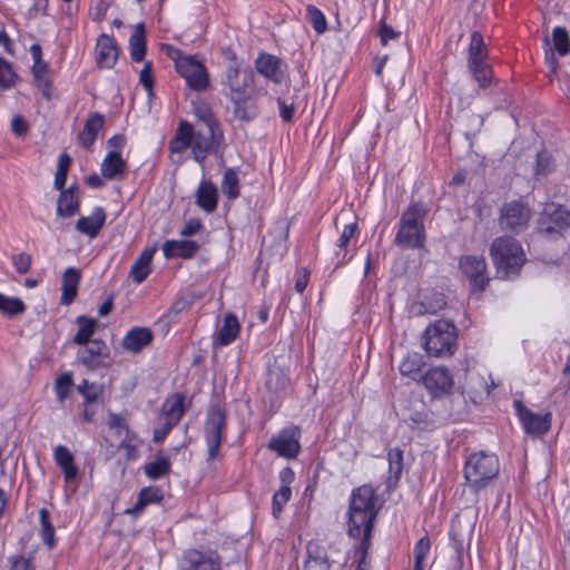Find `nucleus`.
<instances>
[{
  "label": "nucleus",
  "mask_w": 570,
  "mask_h": 570,
  "mask_svg": "<svg viewBox=\"0 0 570 570\" xmlns=\"http://www.w3.org/2000/svg\"><path fill=\"white\" fill-rule=\"evenodd\" d=\"M515 407L522 425L528 434L540 436L548 432L551 425V414H539L524 407L521 402H515Z\"/></svg>",
  "instance_id": "obj_16"
},
{
  "label": "nucleus",
  "mask_w": 570,
  "mask_h": 570,
  "mask_svg": "<svg viewBox=\"0 0 570 570\" xmlns=\"http://www.w3.org/2000/svg\"><path fill=\"white\" fill-rule=\"evenodd\" d=\"M387 461L391 478L397 481L403 471V452L397 448L391 449L387 453Z\"/></svg>",
  "instance_id": "obj_46"
},
{
  "label": "nucleus",
  "mask_w": 570,
  "mask_h": 570,
  "mask_svg": "<svg viewBox=\"0 0 570 570\" xmlns=\"http://www.w3.org/2000/svg\"><path fill=\"white\" fill-rule=\"evenodd\" d=\"M139 505H148L150 503L160 502L163 493L160 489L156 487H147L140 490L138 494Z\"/></svg>",
  "instance_id": "obj_51"
},
{
  "label": "nucleus",
  "mask_w": 570,
  "mask_h": 570,
  "mask_svg": "<svg viewBox=\"0 0 570 570\" xmlns=\"http://www.w3.org/2000/svg\"><path fill=\"white\" fill-rule=\"evenodd\" d=\"M396 37H399V33L395 32L392 27L382 23L380 28V38L382 45L385 46L389 42V40L395 39Z\"/></svg>",
  "instance_id": "obj_62"
},
{
  "label": "nucleus",
  "mask_w": 570,
  "mask_h": 570,
  "mask_svg": "<svg viewBox=\"0 0 570 570\" xmlns=\"http://www.w3.org/2000/svg\"><path fill=\"white\" fill-rule=\"evenodd\" d=\"M500 463L494 453L479 451L469 455L464 463V479L470 491L479 493L499 474Z\"/></svg>",
  "instance_id": "obj_3"
},
{
  "label": "nucleus",
  "mask_w": 570,
  "mask_h": 570,
  "mask_svg": "<svg viewBox=\"0 0 570 570\" xmlns=\"http://www.w3.org/2000/svg\"><path fill=\"white\" fill-rule=\"evenodd\" d=\"M553 168V160L552 157L548 153H539L537 155V167H535V174L537 175H547L550 173Z\"/></svg>",
  "instance_id": "obj_54"
},
{
  "label": "nucleus",
  "mask_w": 570,
  "mask_h": 570,
  "mask_svg": "<svg viewBox=\"0 0 570 570\" xmlns=\"http://www.w3.org/2000/svg\"><path fill=\"white\" fill-rule=\"evenodd\" d=\"M155 248H145L134 262L129 276L137 284L142 283L150 274V264L155 254Z\"/></svg>",
  "instance_id": "obj_29"
},
{
  "label": "nucleus",
  "mask_w": 570,
  "mask_h": 570,
  "mask_svg": "<svg viewBox=\"0 0 570 570\" xmlns=\"http://www.w3.org/2000/svg\"><path fill=\"white\" fill-rule=\"evenodd\" d=\"M292 498V489L291 487H281L273 495L272 499V514L274 518L278 519L285 504Z\"/></svg>",
  "instance_id": "obj_44"
},
{
  "label": "nucleus",
  "mask_w": 570,
  "mask_h": 570,
  "mask_svg": "<svg viewBox=\"0 0 570 570\" xmlns=\"http://www.w3.org/2000/svg\"><path fill=\"white\" fill-rule=\"evenodd\" d=\"M377 511V497L371 485L364 484L352 492L348 508V534L353 538H362L358 547L354 548L355 570H370L368 550Z\"/></svg>",
  "instance_id": "obj_1"
},
{
  "label": "nucleus",
  "mask_w": 570,
  "mask_h": 570,
  "mask_svg": "<svg viewBox=\"0 0 570 570\" xmlns=\"http://www.w3.org/2000/svg\"><path fill=\"white\" fill-rule=\"evenodd\" d=\"M106 222V213L102 207H95L89 216L80 217L76 223V229L95 238L104 227Z\"/></svg>",
  "instance_id": "obj_19"
},
{
  "label": "nucleus",
  "mask_w": 570,
  "mask_h": 570,
  "mask_svg": "<svg viewBox=\"0 0 570 570\" xmlns=\"http://www.w3.org/2000/svg\"><path fill=\"white\" fill-rule=\"evenodd\" d=\"M77 353V361L88 370L106 367L109 360V348L101 340H92L81 345Z\"/></svg>",
  "instance_id": "obj_13"
},
{
  "label": "nucleus",
  "mask_w": 570,
  "mask_h": 570,
  "mask_svg": "<svg viewBox=\"0 0 570 570\" xmlns=\"http://www.w3.org/2000/svg\"><path fill=\"white\" fill-rule=\"evenodd\" d=\"M490 256L501 278H510L518 275L525 262L521 244L509 236L498 237L492 242Z\"/></svg>",
  "instance_id": "obj_2"
},
{
  "label": "nucleus",
  "mask_w": 570,
  "mask_h": 570,
  "mask_svg": "<svg viewBox=\"0 0 570 570\" xmlns=\"http://www.w3.org/2000/svg\"><path fill=\"white\" fill-rule=\"evenodd\" d=\"M139 81L142 85V87L147 90L148 96L151 97L154 94V76L151 62L148 61L144 65V68L140 70L139 73Z\"/></svg>",
  "instance_id": "obj_53"
},
{
  "label": "nucleus",
  "mask_w": 570,
  "mask_h": 570,
  "mask_svg": "<svg viewBox=\"0 0 570 570\" xmlns=\"http://www.w3.org/2000/svg\"><path fill=\"white\" fill-rule=\"evenodd\" d=\"M80 282V272L75 267H68L62 276L61 304L69 305L76 297Z\"/></svg>",
  "instance_id": "obj_32"
},
{
  "label": "nucleus",
  "mask_w": 570,
  "mask_h": 570,
  "mask_svg": "<svg viewBox=\"0 0 570 570\" xmlns=\"http://www.w3.org/2000/svg\"><path fill=\"white\" fill-rule=\"evenodd\" d=\"M10 570H32L30 559L22 556H14L9 559Z\"/></svg>",
  "instance_id": "obj_60"
},
{
  "label": "nucleus",
  "mask_w": 570,
  "mask_h": 570,
  "mask_svg": "<svg viewBox=\"0 0 570 570\" xmlns=\"http://www.w3.org/2000/svg\"><path fill=\"white\" fill-rule=\"evenodd\" d=\"M254 72L237 61L230 62L224 71L222 85L227 98L252 92Z\"/></svg>",
  "instance_id": "obj_7"
},
{
  "label": "nucleus",
  "mask_w": 570,
  "mask_h": 570,
  "mask_svg": "<svg viewBox=\"0 0 570 570\" xmlns=\"http://www.w3.org/2000/svg\"><path fill=\"white\" fill-rule=\"evenodd\" d=\"M80 198L76 187L70 186L69 188L61 190L58 204L57 215L61 217H71L79 212Z\"/></svg>",
  "instance_id": "obj_26"
},
{
  "label": "nucleus",
  "mask_w": 570,
  "mask_h": 570,
  "mask_svg": "<svg viewBox=\"0 0 570 570\" xmlns=\"http://www.w3.org/2000/svg\"><path fill=\"white\" fill-rule=\"evenodd\" d=\"M77 324L79 326L72 342L76 345H85L91 342V336L95 333L96 321L94 318H89L87 316H78Z\"/></svg>",
  "instance_id": "obj_38"
},
{
  "label": "nucleus",
  "mask_w": 570,
  "mask_h": 570,
  "mask_svg": "<svg viewBox=\"0 0 570 570\" xmlns=\"http://www.w3.org/2000/svg\"><path fill=\"white\" fill-rule=\"evenodd\" d=\"M424 365L423 357L416 352L407 353L400 363L399 370L403 376L415 379Z\"/></svg>",
  "instance_id": "obj_39"
},
{
  "label": "nucleus",
  "mask_w": 570,
  "mask_h": 570,
  "mask_svg": "<svg viewBox=\"0 0 570 570\" xmlns=\"http://www.w3.org/2000/svg\"><path fill=\"white\" fill-rule=\"evenodd\" d=\"M218 191L214 183L202 180L196 191V204L206 213H213L217 208Z\"/></svg>",
  "instance_id": "obj_23"
},
{
  "label": "nucleus",
  "mask_w": 570,
  "mask_h": 570,
  "mask_svg": "<svg viewBox=\"0 0 570 570\" xmlns=\"http://www.w3.org/2000/svg\"><path fill=\"white\" fill-rule=\"evenodd\" d=\"M204 228L202 222L197 218H190L183 225L179 230V235L183 237H189L198 234Z\"/></svg>",
  "instance_id": "obj_57"
},
{
  "label": "nucleus",
  "mask_w": 570,
  "mask_h": 570,
  "mask_svg": "<svg viewBox=\"0 0 570 570\" xmlns=\"http://www.w3.org/2000/svg\"><path fill=\"white\" fill-rule=\"evenodd\" d=\"M176 425L177 424H171V421L159 416V424L154 430V441L156 443L161 442Z\"/></svg>",
  "instance_id": "obj_56"
},
{
  "label": "nucleus",
  "mask_w": 570,
  "mask_h": 570,
  "mask_svg": "<svg viewBox=\"0 0 570 570\" xmlns=\"http://www.w3.org/2000/svg\"><path fill=\"white\" fill-rule=\"evenodd\" d=\"M423 385L434 395L449 393L453 386V379L444 366L430 368L422 376Z\"/></svg>",
  "instance_id": "obj_17"
},
{
  "label": "nucleus",
  "mask_w": 570,
  "mask_h": 570,
  "mask_svg": "<svg viewBox=\"0 0 570 570\" xmlns=\"http://www.w3.org/2000/svg\"><path fill=\"white\" fill-rule=\"evenodd\" d=\"M11 262L17 273L26 274L31 266V256L26 253H19L12 256Z\"/></svg>",
  "instance_id": "obj_55"
},
{
  "label": "nucleus",
  "mask_w": 570,
  "mask_h": 570,
  "mask_svg": "<svg viewBox=\"0 0 570 570\" xmlns=\"http://www.w3.org/2000/svg\"><path fill=\"white\" fill-rule=\"evenodd\" d=\"M39 520H40V537L42 542L49 547H55V528L50 521V514L49 511L45 508H42L39 511Z\"/></svg>",
  "instance_id": "obj_43"
},
{
  "label": "nucleus",
  "mask_w": 570,
  "mask_h": 570,
  "mask_svg": "<svg viewBox=\"0 0 570 570\" xmlns=\"http://www.w3.org/2000/svg\"><path fill=\"white\" fill-rule=\"evenodd\" d=\"M278 479L281 482V487H291L292 482L295 479V473L289 466H286L279 471Z\"/></svg>",
  "instance_id": "obj_61"
},
{
  "label": "nucleus",
  "mask_w": 570,
  "mask_h": 570,
  "mask_svg": "<svg viewBox=\"0 0 570 570\" xmlns=\"http://www.w3.org/2000/svg\"><path fill=\"white\" fill-rule=\"evenodd\" d=\"M53 459L62 470L66 482H72L78 476V468L73 463V455L65 445H57L53 450Z\"/></svg>",
  "instance_id": "obj_25"
},
{
  "label": "nucleus",
  "mask_w": 570,
  "mask_h": 570,
  "mask_svg": "<svg viewBox=\"0 0 570 570\" xmlns=\"http://www.w3.org/2000/svg\"><path fill=\"white\" fill-rule=\"evenodd\" d=\"M168 56L175 61L176 70L195 91H204L209 85L208 72L203 63L190 56H185L174 47L167 48Z\"/></svg>",
  "instance_id": "obj_6"
},
{
  "label": "nucleus",
  "mask_w": 570,
  "mask_h": 570,
  "mask_svg": "<svg viewBox=\"0 0 570 570\" xmlns=\"http://www.w3.org/2000/svg\"><path fill=\"white\" fill-rule=\"evenodd\" d=\"M430 540L428 537L421 538L414 547V568L413 570H423V563L430 552Z\"/></svg>",
  "instance_id": "obj_50"
},
{
  "label": "nucleus",
  "mask_w": 570,
  "mask_h": 570,
  "mask_svg": "<svg viewBox=\"0 0 570 570\" xmlns=\"http://www.w3.org/2000/svg\"><path fill=\"white\" fill-rule=\"evenodd\" d=\"M101 393L102 390L100 386L96 384H90V387L82 394L85 403H92L97 401Z\"/></svg>",
  "instance_id": "obj_63"
},
{
  "label": "nucleus",
  "mask_w": 570,
  "mask_h": 570,
  "mask_svg": "<svg viewBox=\"0 0 570 570\" xmlns=\"http://www.w3.org/2000/svg\"><path fill=\"white\" fill-rule=\"evenodd\" d=\"M72 385L73 381L70 373H63L56 379L55 393L60 403H62L69 396Z\"/></svg>",
  "instance_id": "obj_47"
},
{
  "label": "nucleus",
  "mask_w": 570,
  "mask_h": 570,
  "mask_svg": "<svg viewBox=\"0 0 570 570\" xmlns=\"http://www.w3.org/2000/svg\"><path fill=\"white\" fill-rule=\"evenodd\" d=\"M118 51L111 37L102 35L96 45V60L99 67L111 68L117 60Z\"/></svg>",
  "instance_id": "obj_21"
},
{
  "label": "nucleus",
  "mask_w": 570,
  "mask_h": 570,
  "mask_svg": "<svg viewBox=\"0 0 570 570\" xmlns=\"http://www.w3.org/2000/svg\"><path fill=\"white\" fill-rule=\"evenodd\" d=\"M426 210L421 204H412L403 213L394 243L404 249L421 248L425 240L424 217Z\"/></svg>",
  "instance_id": "obj_4"
},
{
  "label": "nucleus",
  "mask_w": 570,
  "mask_h": 570,
  "mask_svg": "<svg viewBox=\"0 0 570 570\" xmlns=\"http://www.w3.org/2000/svg\"><path fill=\"white\" fill-rule=\"evenodd\" d=\"M424 348L429 355L451 356L456 347L455 327L445 320H439L424 332Z\"/></svg>",
  "instance_id": "obj_5"
},
{
  "label": "nucleus",
  "mask_w": 570,
  "mask_h": 570,
  "mask_svg": "<svg viewBox=\"0 0 570 570\" xmlns=\"http://www.w3.org/2000/svg\"><path fill=\"white\" fill-rule=\"evenodd\" d=\"M531 216L532 213L527 205L511 202L501 209L500 226L502 229L520 233L528 227Z\"/></svg>",
  "instance_id": "obj_10"
},
{
  "label": "nucleus",
  "mask_w": 570,
  "mask_h": 570,
  "mask_svg": "<svg viewBox=\"0 0 570 570\" xmlns=\"http://www.w3.org/2000/svg\"><path fill=\"white\" fill-rule=\"evenodd\" d=\"M331 564L326 551L315 542L306 546V560L303 570H330Z\"/></svg>",
  "instance_id": "obj_27"
},
{
  "label": "nucleus",
  "mask_w": 570,
  "mask_h": 570,
  "mask_svg": "<svg viewBox=\"0 0 570 570\" xmlns=\"http://www.w3.org/2000/svg\"><path fill=\"white\" fill-rule=\"evenodd\" d=\"M225 426V413L219 406L209 409L205 426V438L208 446V459L215 460L219 456L222 444V432Z\"/></svg>",
  "instance_id": "obj_9"
},
{
  "label": "nucleus",
  "mask_w": 570,
  "mask_h": 570,
  "mask_svg": "<svg viewBox=\"0 0 570 570\" xmlns=\"http://www.w3.org/2000/svg\"><path fill=\"white\" fill-rule=\"evenodd\" d=\"M476 384H479L484 390L487 395L490 394L491 387L483 381L481 376L474 374L469 375V383L463 389L466 391L478 392L479 390Z\"/></svg>",
  "instance_id": "obj_58"
},
{
  "label": "nucleus",
  "mask_w": 570,
  "mask_h": 570,
  "mask_svg": "<svg viewBox=\"0 0 570 570\" xmlns=\"http://www.w3.org/2000/svg\"><path fill=\"white\" fill-rule=\"evenodd\" d=\"M101 175L107 179H117L124 176L126 161L119 151H109L101 163Z\"/></svg>",
  "instance_id": "obj_28"
},
{
  "label": "nucleus",
  "mask_w": 570,
  "mask_h": 570,
  "mask_svg": "<svg viewBox=\"0 0 570 570\" xmlns=\"http://www.w3.org/2000/svg\"><path fill=\"white\" fill-rule=\"evenodd\" d=\"M228 99L233 104L234 116L238 120L249 122L258 116V108L250 92Z\"/></svg>",
  "instance_id": "obj_20"
},
{
  "label": "nucleus",
  "mask_w": 570,
  "mask_h": 570,
  "mask_svg": "<svg viewBox=\"0 0 570 570\" xmlns=\"http://www.w3.org/2000/svg\"><path fill=\"white\" fill-rule=\"evenodd\" d=\"M239 328L240 326L237 317L232 313H227L224 316L223 325L216 335L215 343L219 346L229 345L236 340Z\"/></svg>",
  "instance_id": "obj_30"
},
{
  "label": "nucleus",
  "mask_w": 570,
  "mask_h": 570,
  "mask_svg": "<svg viewBox=\"0 0 570 570\" xmlns=\"http://www.w3.org/2000/svg\"><path fill=\"white\" fill-rule=\"evenodd\" d=\"M552 40L554 49L560 56H566L570 51V41L568 32L564 28L556 27L552 31Z\"/></svg>",
  "instance_id": "obj_48"
},
{
  "label": "nucleus",
  "mask_w": 570,
  "mask_h": 570,
  "mask_svg": "<svg viewBox=\"0 0 570 570\" xmlns=\"http://www.w3.org/2000/svg\"><path fill=\"white\" fill-rule=\"evenodd\" d=\"M153 341V333L147 327H135L130 330L122 340L125 350L138 353Z\"/></svg>",
  "instance_id": "obj_24"
},
{
  "label": "nucleus",
  "mask_w": 570,
  "mask_h": 570,
  "mask_svg": "<svg viewBox=\"0 0 570 570\" xmlns=\"http://www.w3.org/2000/svg\"><path fill=\"white\" fill-rule=\"evenodd\" d=\"M104 126V117L99 114H92L87 119L82 131L79 134L78 140L85 148L94 145L98 132Z\"/></svg>",
  "instance_id": "obj_33"
},
{
  "label": "nucleus",
  "mask_w": 570,
  "mask_h": 570,
  "mask_svg": "<svg viewBox=\"0 0 570 570\" xmlns=\"http://www.w3.org/2000/svg\"><path fill=\"white\" fill-rule=\"evenodd\" d=\"M220 187L228 199H236L239 196V178L236 168L225 170Z\"/></svg>",
  "instance_id": "obj_40"
},
{
  "label": "nucleus",
  "mask_w": 570,
  "mask_h": 570,
  "mask_svg": "<svg viewBox=\"0 0 570 570\" xmlns=\"http://www.w3.org/2000/svg\"><path fill=\"white\" fill-rule=\"evenodd\" d=\"M130 56L134 61H142L146 55V36L144 23H138L129 39Z\"/></svg>",
  "instance_id": "obj_36"
},
{
  "label": "nucleus",
  "mask_w": 570,
  "mask_h": 570,
  "mask_svg": "<svg viewBox=\"0 0 570 570\" xmlns=\"http://www.w3.org/2000/svg\"><path fill=\"white\" fill-rule=\"evenodd\" d=\"M223 139L224 136L218 125L210 121L204 131L199 130L194 136L191 145L194 159L203 165L207 154H220Z\"/></svg>",
  "instance_id": "obj_8"
},
{
  "label": "nucleus",
  "mask_w": 570,
  "mask_h": 570,
  "mask_svg": "<svg viewBox=\"0 0 570 570\" xmlns=\"http://www.w3.org/2000/svg\"><path fill=\"white\" fill-rule=\"evenodd\" d=\"M487 50L483 37L479 32H473L471 36L469 48V68H475L485 63Z\"/></svg>",
  "instance_id": "obj_35"
},
{
  "label": "nucleus",
  "mask_w": 570,
  "mask_h": 570,
  "mask_svg": "<svg viewBox=\"0 0 570 570\" xmlns=\"http://www.w3.org/2000/svg\"><path fill=\"white\" fill-rule=\"evenodd\" d=\"M26 304L18 297L7 296L0 293V313L14 317L26 312Z\"/></svg>",
  "instance_id": "obj_41"
},
{
  "label": "nucleus",
  "mask_w": 570,
  "mask_h": 570,
  "mask_svg": "<svg viewBox=\"0 0 570 570\" xmlns=\"http://www.w3.org/2000/svg\"><path fill=\"white\" fill-rule=\"evenodd\" d=\"M17 75L12 69V65L4 58H0V88L9 89L14 86Z\"/></svg>",
  "instance_id": "obj_49"
},
{
  "label": "nucleus",
  "mask_w": 570,
  "mask_h": 570,
  "mask_svg": "<svg viewBox=\"0 0 570 570\" xmlns=\"http://www.w3.org/2000/svg\"><path fill=\"white\" fill-rule=\"evenodd\" d=\"M11 128L14 134L20 136L27 131L28 125L21 117L17 116L11 121Z\"/></svg>",
  "instance_id": "obj_64"
},
{
  "label": "nucleus",
  "mask_w": 570,
  "mask_h": 570,
  "mask_svg": "<svg viewBox=\"0 0 570 570\" xmlns=\"http://www.w3.org/2000/svg\"><path fill=\"white\" fill-rule=\"evenodd\" d=\"M199 249V245L195 240H166L163 245V253L166 258H193Z\"/></svg>",
  "instance_id": "obj_22"
},
{
  "label": "nucleus",
  "mask_w": 570,
  "mask_h": 570,
  "mask_svg": "<svg viewBox=\"0 0 570 570\" xmlns=\"http://www.w3.org/2000/svg\"><path fill=\"white\" fill-rule=\"evenodd\" d=\"M459 268L469 279L473 289L484 291L489 282L487 262L483 256L464 255L459 259Z\"/></svg>",
  "instance_id": "obj_11"
},
{
  "label": "nucleus",
  "mask_w": 570,
  "mask_h": 570,
  "mask_svg": "<svg viewBox=\"0 0 570 570\" xmlns=\"http://www.w3.org/2000/svg\"><path fill=\"white\" fill-rule=\"evenodd\" d=\"M306 18L317 33H324L326 31V18L318 8L308 6L306 8Z\"/></svg>",
  "instance_id": "obj_45"
},
{
  "label": "nucleus",
  "mask_w": 570,
  "mask_h": 570,
  "mask_svg": "<svg viewBox=\"0 0 570 570\" xmlns=\"http://www.w3.org/2000/svg\"><path fill=\"white\" fill-rule=\"evenodd\" d=\"M193 126L186 121H181L175 134V137L169 142V149L174 154L184 153L189 146L193 145L194 140Z\"/></svg>",
  "instance_id": "obj_31"
},
{
  "label": "nucleus",
  "mask_w": 570,
  "mask_h": 570,
  "mask_svg": "<svg viewBox=\"0 0 570 570\" xmlns=\"http://www.w3.org/2000/svg\"><path fill=\"white\" fill-rule=\"evenodd\" d=\"M255 70L264 78L279 85L284 81L287 63L274 55L261 52L255 59Z\"/></svg>",
  "instance_id": "obj_15"
},
{
  "label": "nucleus",
  "mask_w": 570,
  "mask_h": 570,
  "mask_svg": "<svg viewBox=\"0 0 570 570\" xmlns=\"http://www.w3.org/2000/svg\"><path fill=\"white\" fill-rule=\"evenodd\" d=\"M144 471L150 480H158L170 472V459L158 452L155 459L144 466Z\"/></svg>",
  "instance_id": "obj_34"
},
{
  "label": "nucleus",
  "mask_w": 570,
  "mask_h": 570,
  "mask_svg": "<svg viewBox=\"0 0 570 570\" xmlns=\"http://www.w3.org/2000/svg\"><path fill=\"white\" fill-rule=\"evenodd\" d=\"M299 436L297 428L284 429L269 440L268 449L279 456L295 459L301 450Z\"/></svg>",
  "instance_id": "obj_14"
},
{
  "label": "nucleus",
  "mask_w": 570,
  "mask_h": 570,
  "mask_svg": "<svg viewBox=\"0 0 570 570\" xmlns=\"http://www.w3.org/2000/svg\"><path fill=\"white\" fill-rule=\"evenodd\" d=\"M184 414V399L180 395H174L165 401L161 407L160 416L177 424Z\"/></svg>",
  "instance_id": "obj_37"
},
{
  "label": "nucleus",
  "mask_w": 570,
  "mask_h": 570,
  "mask_svg": "<svg viewBox=\"0 0 570 570\" xmlns=\"http://www.w3.org/2000/svg\"><path fill=\"white\" fill-rule=\"evenodd\" d=\"M570 225V213L556 204L547 205L538 222V230L544 235L558 234Z\"/></svg>",
  "instance_id": "obj_12"
},
{
  "label": "nucleus",
  "mask_w": 570,
  "mask_h": 570,
  "mask_svg": "<svg viewBox=\"0 0 570 570\" xmlns=\"http://www.w3.org/2000/svg\"><path fill=\"white\" fill-rule=\"evenodd\" d=\"M469 69L481 88H487L490 85L492 70L489 65H481Z\"/></svg>",
  "instance_id": "obj_52"
},
{
  "label": "nucleus",
  "mask_w": 570,
  "mask_h": 570,
  "mask_svg": "<svg viewBox=\"0 0 570 570\" xmlns=\"http://www.w3.org/2000/svg\"><path fill=\"white\" fill-rule=\"evenodd\" d=\"M357 226L355 223L347 224L344 226L341 236L337 240V247L340 248L338 252H336V257L338 258V263H345L351 259V257L347 256V246L350 240L355 236Z\"/></svg>",
  "instance_id": "obj_42"
},
{
  "label": "nucleus",
  "mask_w": 570,
  "mask_h": 570,
  "mask_svg": "<svg viewBox=\"0 0 570 570\" xmlns=\"http://www.w3.org/2000/svg\"><path fill=\"white\" fill-rule=\"evenodd\" d=\"M277 105L281 118L286 122H292L294 118L295 107L294 104H286L284 99L278 98Z\"/></svg>",
  "instance_id": "obj_59"
},
{
  "label": "nucleus",
  "mask_w": 570,
  "mask_h": 570,
  "mask_svg": "<svg viewBox=\"0 0 570 570\" xmlns=\"http://www.w3.org/2000/svg\"><path fill=\"white\" fill-rule=\"evenodd\" d=\"M179 570H219V563L212 554L188 550L179 562Z\"/></svg>",
  "instance_id": "obj_18"
}]
</instances>
